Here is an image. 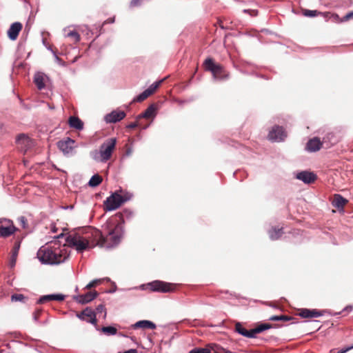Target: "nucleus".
<instances>
[{
    "mask_svg": "<svg viewBox=\"0 0 353 353\" xmlns=\"http://www.w3.org/2000/svg\"><path fill=\"white\" fill-rule=\"evenodd\" d=\"M64 37L71 38L74 43H77L80 41V34L76 30H70L68 28L63 29Z\"/></svg>",
    "mask_w": 353,
    "mask_h": 353,
    "instance_id": "obj_25",
    "label": "nucleus"
},
{
    "mask_svg": "<svg viewBox=\"0 0 353 353\" xmlns=\"http://www.w3.org/2000/svg\"><path fill=\"white\" fill-rule=\"evenodd\" d=\"M204 65L207 70L212 72L214 80H224L227 79L229 77L228 73L225 72L223 68L220 64L214 63L211 58H208L205 60Z\"/></svg>",
    "mask_w": 353,
    "mask_h": 353,
    "instance_id": "obj_4",
    "label": "nucleus"
},
{
    "mask_svg": "<svg viewBox=\"0 0 353 353\" xmlns=\"http://www.w3.org/2000/svg\"><path fill=\"white\" fill-rule=\"evenodd\" d=\"M47 79L48 77L43 72H38L34 74V82L39 90H41L45 88V82Z\"/></svg>",
    "mask_w": 353,
    "mask_h": 353,
    "instance_id": "obj_21",
    "label": "nucleus"
},
{
    "mask_svg": "<svg viewBox=\"0 0 353 353\" xmlns=\"http://www.w3.org/2000/svg\"><path fill=\"white\" fill-rule=\"evenodd\" d=\"M147 286L152 292H168L172 290L170 283L158 280L148 283Z\"/></svg>",
    "mask_w": 353,
    "mask_h": 353,
    "instance_id": "obj_9",
    "label": "nucleus"
},
{
    "mask_svg": "<svg viewBox=\"0 0 353 353\" xmlns=\"http://www.w3.org/2000/svg\"><path fill=\"white\" fill-rule=\"evenodd\" d=\"M91 235L96 241V243L90 242V236L88 232L85 234L80 232H72L66 236L65 242L68 247L74 249L77 253H83L96 245L110 249L119 243L122 236L121 227L117 225L113 230L109 232L106 237H103L101 232L95 229L91 230Z\"/></svg>",
    "mask_w": 353,
    "mask_h": 353,
    "instance_id": "obj_1",
    "label": "nucleus"
},
{
    "mask_svg": "<svg viewBox=\"0 0 353 353\" xmlns=\"http://www.w3.org/2000/svg\"><path fill=\"white\" fill-rule=\"evenodd\" d=\"M114 18H110V19H107L103 23V24H105V23H114Z\"/></svg>",
    "mask_w": 353,
    "mask_h": 353,
    "instance_id": "obj_48",
    "label": "nucleus"
},
{
    "mask_svg": "<svg viewBox=\"0 0 353 353\" xmlns=\"http://www.w3.org/2000/svg\"><path fill=\"white\" fill-rule=\"evenodd\" d=\"M132 148H129L127 149L126 152H125V155L126 156H130L132 153Z\"/></svg>",
    "mask_w": 353,
    "mask_h": 353,
    "instance_id": "obj_47",
    "label": "nucleus"
},
{
    "mask_svg": "<svg viewBox=\"0 0 353 353\" xmlns=\"http://www.w3.org/2000/svg\"><path fill=\"white\" fill-rule=\"evenodd\" d=\"M57 147L64 155H72L76 148L75 141L70 137H66L57 142Z\"/></svg>",
    "mask_w": 353,
    "mask_h": 353,
    "instance_id": "obj_7",
    "label": "nucleus"
},
{
    "mask_svg": "<svg viewBox=\"0 0 353 353\" xmlns=\"http://www.w3.org/2000/svg\"><path fill=\"white\" fill-rule=\"evenodd\" d=\"M268 233L270 239L274 241L279 239L283 232L282 228H273Z\"/></svg>",
    "mask_w": 353,
    "mask_h": 353,
    "instance_id": "obj_28",
    "label": "nucleus"
},
{
    "mask_svg": "<svg viewBox=\"0 0 353 353\" xmlns=\"http://www.w3.org/2000/svg\"><path fill=\"white\" fill-rule=\"evenodd\" d=\"M164 81V79L154 82L152 84L150 85V87L147 89L148 90H150L151 92V94L159 88V86L161 85V83Z\"/></svg>",
    "mask_w": 353,
    "mask_h": 353,
    "instance_id": "obj_35",
    "label": "nucleus"
},
{
    "mask_svg": "<svg viewBox=\"0 0 353 353\" xmlns=\"http://www.w3.org/2000/svg\"><path fill=\"white\" fill-rule=\"evenodd\" d=\"M69 256L68 248L56 243L41 246L37 252V258L43 264L58 265L64 263Z\"/></svg>",
    "mask_w": 353,
    "mask_h": 353,
    "instance_id": "obj_2",
    "label": "nucleus"
},
{
    "mask_svg": "<svg viewBox=\"0 0 353 353\" xmlns=\"http://www.w3.org/2000/svg\"><path fill=\"white\" fill-rule=\"evenodd\" d=\"M273 327L272 324L270 323H261L257 325L256 327L252 329V334H253V339L256 338V335L261 332H263L265 330L271 329Z\"/></svg>",
    "mask_w": 353,
    "mask_h": 353,
    "instance_id": "obj_24",
    "label": "nucleus"
},
{
    "mask_svg": "<svg viewBox=\"0 0 353 353\" xmlns=\"http://www.w3.org/2000/svg\"><path fill=\"white\" fill-rule=\"evenodd\" d=\"M101 331L107 336H114L117 334V329L113 326L102 327Z\"/></svg>",
    "mask_w": 353,
    "mask_h": 353,
    "instance_id": "obj_31",
    "label": "nucleus"
},
{
    "mask_svg": "<svg viewBox=\"0 0 353 353\" xmlns=\"http://www.w3.org/2000/svg\"><path fill=\"white\" fill-rule=\"evenodd\" d=\"M106 310H97V313H94V310H81L80 313H77L76 316L79 319L85 321L92 324L97 323V314H101L105 317L106 316Z\"/></svg>",
    "mask_w": 353,
    "mask_h": 353,
    "instance_id": "obj_6",
    "label": "nucleus"
},
{
    "mask_svg": "<svg viewBox=\"0 0 353 353\" xmlns=\"http://www.w3.org/2000/svg\"><path fill=\"white\" fill-rule=\"evenodd\" d=\"M347 202V201L341 195L335 194L332 201V205L336 208L338 210H343Z\"/></svg>",
    "mask_w": 353,
    "mask_h": 353,
    "instance_id": "obj_22",
    "label": "nucleus"
},
{
    "mask_svg": "<svg viewBox=\"0 0 353 353\" xmlns=\"http://www.w3.org/2000/svg\"><path fill=\"white\" fill-rule=\"evenodd\" d=\"M297 314L303 319H313L324 316L329 310H299Z\"/></svg>",
    "mask_w": 353,
    "mask_h": 353,
    "instance_id": "obj_14",
    "label": "nucleus"
},
{
    "mask_svg": "<svg viewBox=\"0 0 353 353\" xmlns=\"http://www.w3.org/2000/svg\"><path fill=\"white\" fill-rule=\"evenodd\" d=\"M63 236V234H61L58 235V236H57V239H59L61 236Z\"/></svg>",
    "mask_w": 353,
    "mask_h": 353,
    "instance_id": "obj_57",
    "label": "nucleus"
},
{
    "mask_svg": "<svg viewBox=\"0 0 353 353\" xmlns=\"http://www.w3.org/2000/svg\"><path fill=\"white\" fill-rule=\"evenodd\" d=\"M270 307H274L275 309H281L279 307L276 306V305H272V304H270Z\"/></svg>",
    "mask_w": 353,
    "mask_h": 353,
    "instance_id": "obj_54",
    "label": "nucleus"
},
{
    "mask_svg": "<svg viewBox=\"0 0 353 353\" xmlns=\"http://www.w3.org/2000/svg\"><path fill=\"white\" fill-rule=\"evenodd\" d=\"M296 178L304 183L310 184L316 179V175L312 172L308 171H301L296 174Z\"/></svg>",
    "mask_w": 353,
    "mask_h": 353,
    "instance_id": "obj_15",
    "label": "nucleus"
},
{
    "mask_svg": "<svg viewBox=\"0 0 353 353\" xmlns=\"http://www.w3.org/2000/svg\"><path fill=\"white\" fill-rule=\"evenodd\" d=\"M125 115L126 114L124 111L115 110L112 111L110 113L107 114L105 116L104 119L106 123H114L124 119Z\"/></svg>",
    "mask_w": 353,
    "mask_h": 353,
    "instance_id": "obj_11",
    "label": "nucleus"
},
{
    "mask_svg": "<svg viewBox=\"0 0 353 353\" xmlns=\"http://www.w3.org/2000/svg\"><path fill=\"white\" fill-rule=\"evenodd\" d=\"M102 181V178L99 174H94L90 179L88 185L90 187L94 188L98 186Z\"/></svg>",
    "mask_w": 353,
    "mask_h": 353,
    "instance_id": "obj_29",
    "label": "nucleus"
},
{
    "mask_svg": "<svg viewBox=\"0 0 353 353\" xmlns=\"http://www.w3.org/2000/svg\"><path fill=\"white\" fill-rule=\"evenodd\" d=\"M69 125L71 128L81 130L83 128V123L82 121L76 117H70L69 118Z\"/></svg>",
    "mask_w": 353,
    "mask_h": 353,
    "instance_id": "obj_26",
    "label": "nucleus"
},
{
    "mask_svg": "<svg viewBox=\"0 0 353 353\" xmlns=\"http://www.w3.org/2000/svg\"><path fill=\"white\" fill-rule=\"evenodd\" d=\"M329 314L330 315H332V316H336V315H339L341 314V312H335V313H331V312H329Z\"/></svg>",
    "mask_w": 353,
    "mask_h": 353,
    "instance_id": "obj_52",
    "label": "nucleus"
},
{
    "mask_svg": "<svg viewBox=\"0 0 353 353\" xmlns=\"http://www.w3.org/2000/svg\"><path fill=\"white\" fill-rule=\"evenodd\" d=\"M48 49H49V50H50L53 53L54 51L52 50V48H49Z\"/></svg>",
    "mask_w": 353,
    "mask_h": 353,
    "instance_id": "obj_58",
    "label": "nucleus"
},
{
    "mask_svg": "<svg viewBox=\"0 0 353 353\" xmlns=\"http://www.w3.org/2000/svg\"><path fill=\"white\" fill-rule=\"evenodd\" d=\"M17 143L20 149L24 152H26L34 145L33 141L23 134L17 137Z\"/></svg>",
    "mask_w": 353,
    "mask_h": 353,
    "instance_id": "obj_13",
    "label": "nucleus"
},
{
    "mask_svg": "<svg viewBox=\"0 0 353 353\" xmlns=\"http://www.w3.org/2000/svg\"><path fill=\"white\" fill-rule=\"evenodd\" d=\"M333 137H334L333 133H328L325 137H323V141H322L323 143H326L327 140L331 141Z\"/></svg>",
    "mask_w": 353,
    "mask_h": 353,
    "instance_id": "obj_41",
    "label": "nucleus"
},
{
    "mask_svg": "<svg viewBox=\"0 0 353 353\" xmlns=\"http://www.w3.org/2000/svg\"><path fill=\"white\" fill-rule=\"evenodd\" d=\"M123 353H137V352L134 349H130L128 351L124 352Z\"/></svg>",
    "mask_w": 353,
    "mask_h": 353,
    "instance_id": "obj_49",
    "label": "nucleus"
},
{
    "mask_svg": "<svg viewBox=\"0 0 353 353\" xmlns=\"http://www.w3.org/2000/svg\"><path fill=\"white\" fill-rule=\"evenodd\" d=\"M353 18V12H350L349 13H347V14H345L341 21H348L349 19Z\"/></svg>",
    "mask_w": 353,
    "mask_h": 353,
    "instance_id": "obj_42",
    "label": "nucleus"
},
{
    "mask_svg": "<svg viewBox=\"0 0 353 353\" xmlns=\"http://www.w3.org/2000/svg\"><path fill=\"white\" fill-rule=\"evenodd\" d=\"M150 95H151V92L146 89L142 93L137 96V97L134 99V101L141 102L147 99Z\"/></svg>",
    "mask_w": 353,
    "mask_h": 353,
    "instance_id": "obj_33",
    "label": "nucleus"
},
{
    "mask_svg": "<svg viewBox=\"0 0 353 353\" xmlns=\"http://www.w3.org/2000/svg\"><path fill=\"white\" fill-rule=\"evenodd\" d=\"M137 125H138L137 122H133V123H131L129 125H128L127 128L132 129V128H135L136 127H137Z\"/></svg>",
    "mask_w": 353,
    "mask_h": 353,
    "instance_id": "obj_46",
    "label": "nucleus"
},
{
    "mask_svg": "<svg viewBox=\"0 0 353 353\" xmlns=\"http://www.w3.org/2000/svg\"><path fill=\"white\" fill-rule=\"evenodd\" d=\"M103 307H104V306H103L102 304H100V305H99L96 307V309H97V310H99V309H103Z\"/></svg>",
    "mask_w": 353,
    "mask_h": 353,
    "instance_id": "obj_51",
    "label": "nucleus"
},
{
    "mask_svg": "<svg viewBox=\"0 0 353 353\" xmlns=\"http://www.w3.org/2000/svg\"><path fill=\"white\" fill-rule=\"evenodd\" d=\"M101 282V279H94L90 281L85 287V289L90 290L95 285L99 284Z\"/></svg>",
    "mask_w": 353,
    "mask_h": 353,
    "instance_id": "obj_36",
    "label": "nucleus"
},
{
    "mask_svg": "<svg viewBox=\"0 0 353 353\" xmlns=\"http://www.w3.org/2000/svg\"><path fill=\"white\" fill-rule=\"evenodd\" d=\"M141 5V0H132L130 2V6L134 7Z\"/></svg>",
    "mask_w": 353,
    "mask_h": 353,
    "instance_id": "obj_44",
    "label": "nucleus"
},
{
    "mask_svg": "<svg viewBox=\"0 0 353 353\" xmlns=\"http://www.w3.org/2000/svg\"><path fill=\"white\" fill-rule=\"evenodd\" d=\"M352 348H353V345L345 347V348H343V349L340 350L337 353H346L347 351L352 350Z\"/></svg>",
    "mask_w": 353,
    "mask_h": 353,
    "instance_id": "obj_45",
    "label": "nucleus"
},
{
    "mask_svg": "<svg viewBox=\"0 0 353 353\" xmlns=\"http://www.w3.org/2000/svg\"><path fill=\"white\" fill-rule=\"evenodd\" d=\"M53 55L54 57L55 61L60 65H65V62L60 59L55 52H53Z\"/></svg>",
    "mask_w": 353,
    "mask_h": 353,
    "instance_id": "obj_40",
    "label": "nucleus"
},
{
    "mask_svg": "<svg viewBox=\"0 0 353 353\" xmlns=\"http://www.w3.org/2000/svg\"><path fill=\"white\" fill-rule=\"evenodd\" d=\"M98 293L95 290H90L84 294L77 295L74 296V299L79 303L86 304L94 300Z\"/></svg>",
    "mask_w": 353,
    "mask_h": 353,
    "instance_id": "obj_12",
    "label": "nucleus"
},
{
    "mask_svg": "<svg viewBox=\"0 0 353 353\" xmlns=\"http://www.w3.org/2000/svg\"><path fill=\"white\" fill-rule=\"evenodd\" d=\"M18 221H19L20 225L23 228H26L28 223H27V220L24 216L19 217Z\"/></svg>",
    "mask_w": 353,
    "mask_h": 353,
    "instance_id": "obj_38",
    "label": "nucleus"
},
{
    "mask_svg": "<svg viewBox=\"0 0 353 353\" xmlns=\"http://www.w3.org/2000/svg\"><path fill=\"white\" fill-rule=\"evenodd\" d=\"M132 328L134 330L137 329H149V330H154L157 327V325L154 323L149 320H141L131 325Z\"/></svg>",
    "mask_w": 353,
    "mask_h": 353,
    "instance_id": "obj_19",
    "label": "nucleus"
},
{
    "mask_svg": "<svg viewBox=\"0 0 353 353\" xmlns=\"http://www.w3.org/2000/svg\"><path fill=\"white\" fill-rule=\"evenodd\" d=\"M65 299V295L62 294H47L41 296L39 299L37 300L36 303L37 304H44L46 302L52 301H61Z\"/></svg>",
    "mask_w": 353,
    "mask_h": 353,
    "instance_id": "obj_16",
    "label": "nucleus"
},
{
    "mask_svg": "<svg viewBox=\"0 0 353 353\" xmlns=\"http://www.w3.org/2000/svg\"><path fill=\"white\" fill-rule=\"evenodd\" d=\"M128 199H124L121 194L114 193L107 198L104 202V208L106 211H112L119 208Z\"/></svg>",
    "mask_w": 353,
    "mask_h": 353,
    "instance_id": "obj_5",
    "label": "nucleus"
},
{
    "mask_svg": "<svg viewBox=\"0 0 353 353\" xmlns=\"http://www.w3.org/2000/svg\"><path fill=\"white\" fill-rule=\"evenodd\" d=\"M235 331L238 334H239L245 337L253 339V334H252V330H248L245 328H244L240 322L236 323Z\"/></svg>",
    "mask_w": 353,
    "mask_h": 353,
    "instance_id": "obj_23",
    "label": "nucleus"
},
{
    "mask_svg": "<svg viewBox=\"0 0 353 353\" xmlns=\"http://www.w3.org/2000/svg\"><path fill=\"white\" fill-rule=\"evenodd\" d=\"M16 228L12 221L7 219H0V236L8 237L12 235L15 231Z\"/></svg>",
    "mask_w": 353,
    "mask_h": 353,
    "instance_id": "obj_8",
    "label": "nucleus"
},
{
    "mask_svg": "<svg viewBox=\"0 0 353 353\" xmlns=\"http://www.w3.org/2000/svg\"><path fill=\"white\" fill-rule=\"evenodd\" d=\"M332 16L336 20L339 19V15L336 14H332Z\"/></svg>",
    "mask_w": 353,
    "mask_h": 353,
    "instance_id": "obj_50",
    "label": "nucleus"
},
{
    "mask_svg": "<svg viewBox=\"0 0 353 353\" xmlns=\"http://www.w3.org/2000/svg\"><path fill=\"white\" fill-rule=\"evenodd\" d=\"M292 319V317L288 316V315H283V314L273 315V316H270L268 319V320L271 321H290Z\"/></svg>",
    "mask_w": 353,
    "mask_h": 353,
    "instance_id": "obj_30",
    "label": "nucleus"
},
{
    "mask_svg": "<svg viewBox=\"0 0 353 353\" xmlns=\"http://www.w3.org/2000/svg\"><path fill=\"white\" fill-rule=\"evenodd\" d=\"M286 133L280 126H274L268 134V139L272 141L280 142L284 140Z\"/></svg>",
    "mask_w": 353,
    "mask_h": 353,
    "instance_id": "obj_10",
    "label": "nucleus"
},
{
    "mask_svg": "<svg viewBox=\"0 0 353 353\" xmlns=\"http://www.w3.org/2000/svg\"><path fill=\"white\" fill-rule=\"evenodd\" d=\"M42 311L43 310H35L33 314H32V318H33V320L35 321V322H37L38 321V319L39 318V316L42 314Z\"/></svg>",
    "mask_w": 353,
    "mask_h": 353,
    "instance_id": "obj_39",
    "label": "nucleus"
},
{
    "mask_svg": "<svg viewBox=\"0 0 353 353\" xmlns=\"http://www.w3.org/2000/svg\"><path fill=\"white\" fill-rule=\"evenodd\" d=\"M20 248V243H16L13 248V250L12 251V256L10 258V268L14 267L16 264L17 257L19 253V250Z\"/></svg>",
    "mask_w": 353,
    "mask_h": 353,
    "instance_id": "obj_27",
    "label": "nucleus"
},
{
    "mask_svg": "<svg viewBox=\"0 0 353 353\" xmlns=\"http://www.w3.org/2000/svg\"><path fill=\"white\" fill-rule=\"evenodd\" d=\"M117 334L119 336H123V337H126V335L123 334H121V333H117Z\"/></svg>",
    "mask_w": 353,
    "mask_h": 353,
    "instance_id": "obj_56",
    "label": "nucleus"
},
{
    "mask_svg": "<svg viewBox=\"0 0 353 353\" xmlns=\"http://www.w3.org/2000/svg\"><path fill=\"white\" fill-rule=\"evenodd\" d=\"M157 107L154 104L150 105L143 113L139 114L137 118L141 119H154L157 115Z\"/></svg>",
    "mask_w": 353,
    "mask_h": 353,
    "instance_id": "obj_20",
    "label": "nucleus"
},
{
    "mask_svg": "<svg viewBox=\"0 0 353 353\" xmlns=\"http://www.w3.org/2000/svg\"><path fill=\"white\" fill-rule=\"evenodd\" d=\"M343 309L347 310V309H352V307L351 305H347Z\"/></svg>",
    "mask_w": 353,
    "mask_h": 353,
    "instance_id": "obj_55",
    "label": "nucleus"
},
{
    "mask_svg": "<svg viewBox=\"0 0 353 353\" xmlns=\"http://www.w3.org/2000/svg\"><path fill=\"white\" fill-rule=\"evenodd\" d=\"M116 143L117 139L115 138H110L105 140L101 145L99 151L94 150L91 152L92 159L97 161L106 162L111 158Z\"/></svg>",
    "mask_w": 353,
    "mask_h": 353,
    "instance_id": "obj_3",
    "label": "nucleus"
},
{
    "mask_svg": "<svg viewBox=\"0 0 353 353\" xmlns=\"http://www.w3.org/2000/svg\"><path fill=\"white\" fill-rule=\"evenodd\" d=\"M11 301L12 302L26 303L28 301V298L21 294H14L11 296Z\"/></svg>",
    "mask_w": 353,
    "mask_h": 353,
    "instance_id": "obj_32",
    "label": "nucleus"
},
{
    "mask_svg": "<svg viewBox=\"0 0 353 353\" xmlns=\"http://www.w3.org/2000/svg\"><path fill=\"white\" fill-rule=\"evenodd\" d=\"M243 12L248 13L252 16H256L258 14V11L256 10H244Z\"/></svg>",
    "mask_w": 353,
    "mask_h": 353,
    "instance_id": "obj_43",
    "label": "nucleus"
},
{
    "mask_svg": "<svg viewBox=\"0 0 353 353\" xmlns=\"http://www.w3.org/2000/svg\"><path fill=\"white\" fill-rule=\"evenodd\" d=\"M189 353H210V350L208 348H194Z\"/></svg>",
    "mask_w": 353,
    "mask_h": 353,
    "instance_id": "obj_37",
    "label": "nucleus"
},
{
    "mask_svg": "<svg viewBox=\"0 0 353 353\" xmlns=\"http://www.w3.org/2000/svg\"><path fill=\"white\" fill-rule=\"evenodd\" d=\"M320 14H321V13L318 12L317 10H303V15L305 17H314Z\"/></svg>",
    "mask_w": 353,
    "mask_h": 353,
    "instance_id": "obj_34",
    "label": "nucleus"
},
{
    "mask_svg": "<svg viewBox=\"0 0 353 353\" xmlns=\"http://www.w3.org/2000/svg\"><path fill=\"white\" fill-rule=\"evenodd\" d=\"M323 144V142L319 139V138L314 137L307 141L305 149L308 152H314L319 151L321 148Z\"/></svg>",
    "mask_w": 353,
    "mask_h": 353,
    "instance_id": "obj_17",
    "label": "nucleus"
},
{
    "mask_svg": "<svg viewBox=\"0 0 353 353\" xmlns=\"http://www.w3.org/2000/svg\"><path fill=\"white\" fill-rule=\"evenodd\" d=\"M21 29L22 24L20 22H14L12 23L8 30V36L9 39L12 41L16 40Z\"/></svg>",
    "mask_w": 353,
    "mask_h": 353,
    "instance_id": "obj_18",
    "label": "nucleus"
},
{
    "mask_svg": "<svg viewBox=\"0 0 353 353\" xmlns=\"http://www.w3.org/2000/svg\"><path fill=\"white\" fill-rule=\"evenodd\" d=\"M273 327L272 328H279L280 327L281 325H278V324H274V325H272Z\"/></svg>",
    "mask_w": 353,
    "mask_h": 353,
    "instance_id": "obj_53",
    "label": "nucleus"
}]
</instances>
